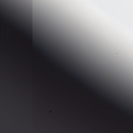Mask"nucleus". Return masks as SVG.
<instances>
[{"instance_id": "2", "label": "nucleus", "mask_w": 133, "mask_h": 133, "mask_svg": "<svg viewBox=\"0 0 133 133\" xmlns=\"http://www.w3.org/2000/svg\"><path fill=\"white\" fill-rule=\"evenodd\" d=\"M64 109L65 111V133H66V109Z\"/></svg>"}, {"instance_id": "1", "label": "nucleus", "mask_w": 133, "mask_h": 133, "mask_svg": "<svg viewBox=\"0 0 133 133\" xmlns=\"http://www.w3.org/2000/svg\"><path fill=\"white\" fill-rule=\"evenodd\" d=\"M65 107L64 108H66V56H65Z\"/></svg>"}, {"instance_id": "7", "label": "nucleus", "mask_w": 133, "mask_h": 133, "mask_svg": "<svg viewBox=\"0 0 133 133\" xmlns=\"http://www.w3.org/2000/svg\"><path fill=\"white\" fill-rule=\"evenodd\" d=\"M24 101L25 102H26V100H25Z\"/></svg>"}, {"instance_id": "6", "label": "nucleus", "mask_w": 133, "mask_h": 133, "mask_svg": "<svg viewBox=\"0 0 133 133\" xmlns=\"http://www.w3.org/2000/svg\"><path fill=\"white\" fill-rule=\"evenodd\" d=\"M74 64L73 65H71V66L72 67V68L73 69H74L75 68V67L74 65Z\"/></svg>"}, {"instance_id": "5", "label": "nucleus", "mask_w": 133, "mask_h": 133, "mask_svg": "<svg viewBox=\"0 0 133 133\" xmlns=\"http://www.w3.org/2000/svg\"><path fill=\"white\" fill-rule=\"evenodd\" d=\"M110 101L113 103L118 104H119V100L118 101H116L115 100L114 101L110 100Z\"/></svg>"}, {"instance_id": "3", "label": "nucleus", "mask_w": 133, "mask_h": 133, "mask_svg": "<svg viewBox=\"0 0 133 133\" xmlns=\"http://www.w3.org/2000/svg\"><path fill=\"white\" fill-rule=\"evenodd\" d=\"M62 98L61 96L59 94H58V96L56 99L53 102L59 104L60 103L62 102Z\"/></svg>"}, {"instance_id": "4", "label": "nucleus", "mask_w": 133, "mask_h": 133, "mask_svg": "<svg viewBox=\"0 0 133 133\" xmlns=\"http://www.w3.org/2000/svg\"><path fill=\"white\" fill-rule=\"evenodd\" d=\"M69 109H68L67 108V133H68V116Z\"/></svg>"}]
</instances>
